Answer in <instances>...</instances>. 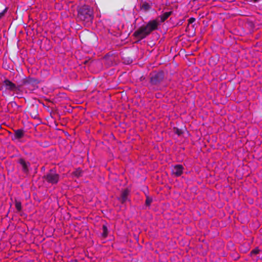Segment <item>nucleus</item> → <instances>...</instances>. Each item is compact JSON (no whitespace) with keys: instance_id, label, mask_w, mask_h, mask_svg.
Wrapping results in <instances>:
<instances>
[{"instance_id":"f257e3e1","label":"nucleus","mask_w":262,"mask_h":262,"mask_svg":"<svg viewBox=\"0 0 262 262\" xmlns=\"http://www.w3.org/2000/svg\"><path fill=\"white\" fill-rule=\"evenodd\" d=\"M159 25L157 19L149 21L146 25H143L137 29L133 35L138 39L141 40L148 36L150 33L158 29Z\"/></svg>"},{"instance_id":"f03ea898","label":"nucleus","mask_w":262,"mask_h":262,"mask_svg":"<svg viewBox=\"0 0 262 262\" xmlns=\"http://www.w3.org/2000/svg\"><path fill=\"white\" fill-rule=\"evenodd\" d=\"M93 12L91 8L86 5L81 7L78 10L77 18L84 25H90L93 19Z\"/></svg>"},{"instance_id":"7ed1b4c3","label":"nucleus","mask_w":262,"mask_h":262,"mask_svg":"<svg viewBox=\"0 0 262 262\" xmlns=\"http://www.w3.org/2000/svg\"><path fill=\"white\" fill-rule=\"evenodd\" d=\"M42 179L49 184L56 185L59 181L60 176L54 169H51L42 177Z\"/></svg>"},{"instance_id":"20e7f679","label":"nucleus","mask_w":262,"mask_h":262,"mask_svg":"<svg viewBox=\"0 0 262 262\" xmlns=\"http://www.w3.org/2000/svg\"><path fill=\"white\" fill-rule=\"evenodd\" d=\"M164 77L163 71L154 72L150 74V83L151 85H158L163 81Z\"/></svg>"},{"instance_id":"39448f33","label":"nucleus","mask_w":262,"mask_h":262,"mask_svg":"<svg viewBox=\"0 0 262 262\" xmlns=\"http://www.w3.org/2000/svg\"><path fill=\"white\" fill-rule=\"evenodd\" d=\"M21 84H24V86L30 90H33L37 87V84L39 83V80L35 78L30 76L24 77V80L20 82Z\"/></svg>"},{"instance_id":"423d86ee","label":"nucleus","mask_w":262,"mask_h":262,"mask_svg":"<svg viewBox=\"0 0 262 262\" xmlns=\"http://www.w3.org/2000/svg\"><path fill=\"white\" fill-rule=\"evenodd\" d=\"M38 105L36 103L30 104L27 107V112L30 114L32 118L36 119L38 116Z\"/></svg>"},{"instance_id":"0eeeda50","label":"nucleus","mask_w":262,"mask_h":262,"mask_svg":"<svg viewBox=\"0 0 262 262\" xmlns=\"http://www.w3.org/2000/svg\"><path fill=\"white\" fill-rule=\"evenodd\" d=\"M18 163L21 166L23 172L24 173L28 174L30 171V168L31 166L30 163L29 162L25 161V159L23 158L18 159Z\"/></svg>"},{"instance_id":"6e6552de","label":"nucleus","mask_w":262,"mask_h":262,"mask_svg":"<svg viewBox=\"0 0 262 262\" xmlns=\"http://www.w3.org/2000/svg\"><path fill=\"white\" fill-rule=\"evenodd\" d=\"M3 84L5 87L6 90L10 91L15 92L18 89L15 83H13L8 79H6L4 81Z\"/></svg>"},{"instance_id":"1a4fd4ad","label":"nucleus","mask_w":262,"mask_h":262,"mask_svg":"<svg viewBox=\"0 0 262 262\" xmlns=\"http://www.w3.org/2000/svg\"><path fill=\"white\" fill-rule=\"evenodd\" d=\"M184 167L180 164L175 165L171 167V173L176 177H180L183 172Z\"/></svg>"},{"instance_id":"9d476101","label":"nucleus","mask_w":262,"mask_h":262,"mask_svg":"<svg viewBox=\"0 0 262 262\" xmlns=\"http://www.w3.org/2000/svg\"><path fill=\"white\" fill-rule=\"evenodd\" d=\"M14 135L12 136V140H20L25 136V131L22 129L14 130Z\"/></svg>"},{"instance_id":"9b49d317","label":"nucleus","mask_w":262,"mask_h":262,"mask_svg":"<svg viewBox=\"0 0 262 262\" xmlns=\"http://www.w3.org/2000/svg\"><path fill=\"white\" fill-rule=\"evenodd\" d=\"M129 194V191L128 189L123 190L121 193L120 197L119 198V200L122 203H124L127 200V196Z\"/></svg>"},{"instance_id":"f8f14e48","label":"nucleus","mask_w":262,"mask_h":262,"mask_svg":"<svg viewBox=\"0 0 262 262\" xmlns=\"http://www.w3.org/2000/svg\"><path fill=\"white\" fill-rule=\"evenodd\" d=\"M172 13V12L171 11H169V12H166L165 13H164L163 14L160 15L158 18H160V22L161 23H163L164 22L165 20H166L169 17V16Z\"/></svg>"},{"instance_id":"ddd939ff","label":"nucleus","mask_w":262,"mask_h":262,"mask_svg":"<svg viewBox=\"0 0 262 262\" xmlns=\"http://www.w3.org/2000/svg\"><path fill=\"white\" fill-rule=\"evenodd\" d=\"M16 82L17 83V87H22L24 86V84H21L20 82H22L24 80V77L21 76L20 75H16L15 76Z\"/></svg>"},{"instance_id":"4468645a","label":"nucleus","mask_w":262,"mask_h":262,"mask_svg":"<svg viewBox=\"0 0 262 262\" xmlns=\"http://www.w3.org/2000/svg\"><path fill=\"white\" fill-rule=\"evenodd\" d=\"M73 174L77 178L80 177L82 175V170L80 168H78L73 172Z\"/></svg>"},{"instance_id":"2eb2a0df","label":"nucleus","mask_w":262,"mask_h":262,"mask_svg":"<svg viewBox=\"0 0 262 262\" xmlns=\"http://www.w3.org/2000/svg\"><path fill=\"white\" fill-rule=\"evenodd\" d=\"M102 236L104 238H105L108 234V230L107 228L106 225H103L102 226Z\"/></svg>"},{"instance_id":"dca6fc26","label":"nucleus","mask_w":262,"mask_h":262,"mask_svg":"<svg viewBox=\"0 0 262 262\" xmlns=\"http://www.w3.org/2000/svg\"><path fill=\"white\" fill-rule=\"evenodd\" d=\"M152 202V199L148 196H146L145 200V204L146 206H149Z\"/></svg>"},{"instance_id":"f3484780","label":"nucleus","mask_w":262,"mask_h":262,"mask_svg":"<svg viewBox=\"0 0 262 262\" xmlns=\"http://www.w3.org/2000/svg\"><path fill=\"white\" fill-rule=\"evenodd\" d=\"M142 8L146 11L150 9V6L148 3L145 2L143 4Z\"/></svg>"},{"instance_id":"a211bd4d","label":"nucleus","mask_w":262,"mask_h":262,"mask_svg":"<svg viewBox=\"0 0 262 262\" xmlns=\"http://www.w3.org/2000/svg\"><path fill=\"white\" fill-rule=\"evenodd\" d=\"M15 207L17 211H20L21 210V204L19 201L15 202Z\"/></svg>"},{"instance_id":"6ab92c4d","label":"nucleus","mask_w":262,"mask_h":262,"mask_svg":"<svg viewBox=\"0 0 262 262\" xmlns=\"http://www.w3.org/2000/svg\"><path fill=\"white\" fill-rule=\"evenodd\" d=\"M259 250L258 248H255L251 251L250 255L251 256H253L254 255L258 254L259 253Z\"/></svg>"},{"instance_id":"aec40b11","label":"nucleus","mask_w":262,"mask_h":262,"mask_svg":"<svg viewBox=\"0 0 262 262\" xmlns=\"http://www.w3.org/2000/svg\"><path fill=\"white\" fill-rule=\"evenodd\" d=\"M195 20V19L194 18V17H190L188 20V26H189V25L191 24H192L193 23H194Z\"/></svg>"},{"instance_id":"412c9836","label":"nucleus","mask_w":262,"mask_h":262,"mask_svg":"<svg viewBox=\"0 0 262 262\" xmlns=\"http://www.w3.org/2000/svg\"><path fill=\"white\" fill-rule=\"evenodd\" d=\"M175 133L178 135L180 136L182 134V132L179 128H177Z\"/></svg>"},{"instance_id":"4be33fe9","label":"nucleus","mask_w":262,"mask_h":262,"mask_svg":"<svg viewBox=\"0 0 262 262\" xmlns=\"http://www.w3.org/2000/svg\"><path fill=\"white\" fill-rule=\"evenodd\" d=\"M6 10H7V9L6 8L2 12L0 13V18H2L4 15L6 11Z\"/></svg>"},{"instance_id":"5701e85b","label":"nucleus","mask_w":262,"mask_h":262,"mask_svg":"<svg viewBox=\"0 0 262 262\" xmlns=\"http://www.w3.org/2000/svg\"><path fill=\"white\" fill-rule=\"evenodd\" d=\"M254 2L256 3L258 2L259 0H252Z\"/></svg>"},{"instance_id":"b1692460","label":"nucleus","mask_w":262,"mask_h":262,"mask_svg":"<svg viewBox=\"0 0 262 262\" xmlns=\"http://www.w3.org/2000/svg\"><path fill=\"white\" fill-rule=\"evenodd\" d=\"M73 262H78L77 260H75Z\"/></svg>"}]
</instances>
